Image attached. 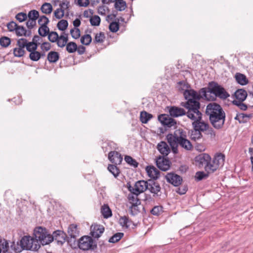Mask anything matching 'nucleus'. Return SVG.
I'll list each match as a JSON object with an SVG mask.
<instances>
[{"label": "nucleus", "mask_w": 253, "mask_h": 253, "mask_svg": "<svg viewBox=\"0 0 253 253\" xmlns=\"http://www.w3.org/2000/svg\"><path fill=\"white\" fill-rule=\"evenodd\" d=\"M166 139L174 154L178 153V145L186 150H191L192 148V145L188 139L186 131L182 129H176L173 133L168 134L166 136Z\"/></svg>", "instance_id": "obj_1"}, {"label": "nucleus", "mask_w": 253, "mask_h": 253, "mask_svg": "<svg viewBox=\"0 0 253 253\" xmlns=\"http://www.w3.org/2000/svg\"><path fill=\"white\" fill-rule=\"evenodd\" d=\"M206 113L209 116V119L212 126L219 129L224 125L225 114L221 107L215 103H211L208 105Z\"/></svg>", "instance_id": "obj_2"}, {"label": "nucleus", "mask_w": 253, "mask_h": 253, "mask_svg": "<svg viewBox=\"0 0 253 253\" xmlns=\"http://www.w3.org/2000/svg\"><path fill=\"white\" fill-rule=\"evenodd\" d=\"M199 110H190L186 113L187 116L193 121L192 123L193 127L195 132L198 135L197 137H194L193 134L191 135L192 139L195 140L201 138L202 135L200 131H206L209 128L208 123L202 120V114Z\"/></svg>", "instance_id": "obj_3"}, {"label": "nucleus", "mask_w": 253, "mask_h": 253, "mask_svg": "<svg viewBox=\"0 0 253 253\" xmlns=\"http://www.w3.org/2000/svg\"><path fill=\"white\" fill-rule=\"evenodd\" d=\"M183 95L185 99L187 100L184 106L188 109V111L199 109L200 103L198 100L201 96H203V93L200 95L194 90L188 89L183 92Z\"/></svg>", "instance_id": "obj_4"}, {"label": "nucleus", "mask_w": 253, "mask_h": 253, "mask_svg": "<svg viewBox=\"0 0 253 253\" xmlns=\"http://www.w3.org/2000/svg\"><path fill=\"white\" fill-rule=\"evenodd\" d=\"M201 93H203V96L207 99L208 95L211 93L222 99H226L230 96L224 88L214 83L210 84L207 91L205 88L202 89Z\"/></svg>", "instance_id": "obj_5"}, {"label": "nucleus", "mask_w": 253, "mask_h": 253, "mask_svg": "<svg viewBox=\"0 0 253 253\" xmlns=\"http://www.w3.org/2000/svg\"><path fill=\"white\" fill-rule=\"evenodd\" d=\"M34 234L35 239L42 245H47L52 241L51 236L48 234L46 230L42 227H37L34 229Z\"/></svg>", "instance_id": "obj_6"}, {"label": "nucleus", "mask_w": 253, "mask_h": 253, "mask_svg": "<svg viewBox=\"0 0 253 253\" xmlns=\"http://www.w3.org/2000/svg\"><path fill=\"white\" fill-rule=\"evenodd\" d=\"M20 243L22 245L24 250L32 251H38L41 246L37 240L30 236H25L22 238Z\"/></svg>", "instance_id": "obj_7"}, {"label": "nucleus", "mask_w": 253, "mask_h": 253, "mask_svg": "<svg viewBox=\"0 0 253 253\" xmlns=\"http://www.w3.org/2000/svg\"><path fill=\"white\" fill-rule=\"evenodd\" d=\"M79 248L84 251L93 250L96 247V242L90 236H84L78 241Z\"/></svg>", "instance_id": "obj_8"}, {"label": "nucleus", "mask_w": 253, "mask_h": 253, "mask_svg": "<svg viewBox=\"0 0 253 253\" xmlns=\"http://www.w3.org/2000/svg\"><path fill=\"white\" fill-rule=\"evenodd\" d=\"M148 186V181L140 180L137 181L133 187L130 186L128 189L130 192L139 195L145 191Z\"/></svg>", "instance_id": "obj_9"}, {"label": "nucleus", "mask_w": 253, "mask_h": 253, "mask_svg": "<svg viewBox=\"0 0 253 253\" xmlns=\"http://www.w3.org/2000/svg\"><path fill=\"white\" fill-rule=\"evenodd\" d=\"M166 179L168 182L171 183L174 186L179 185L182 180L180 176L173 173H168L166 175Z\"/></svg>", "instance_id": "obj_10"}, {"label": "nucleus", "mask_w": 253, "mask_h": 253, "mask_svg": "<svg viewBox=\"0 0 253 253\" xmlns=\"http://www.w3.org/2000/svg\"><path fill=\"white\" fill-rule=\"evenodd\" d=\"M52 241L55 240L58 245H62L66 241V234L60 230L54 231L51 236Z\"/></svg>", "instance_id": "obj_11"}, {"label": "nucleus", "mask_w": 253, "mask_h": 253, "mask_svg": "<svg viewBox=\"0 0 253 253\" xmlns=\"http://www.w3.org/2000/svg\"><path fill=\"white\" fill-rule=\"evenodd\" d=\"M108 159L115 165H120L123 161V157L118 152L113 151L109 152Z\"/></svg>", "instance_id": "obj_12"}, {"label": "nucleus", "mask_w": 253, "mask_h": 253, "mask_svg": "<svg viewBox=\"0 0 253 253\" xmlns=\"http://www.w3.org/2000/svg\"><path fill=\"white\" fill-rule=\"evenodd\" d=\"M104 231V228L102 225L94 224L90 227V234L94 238H98Z\"/></svg>", "instance_id": "obj_13"}, {"label": "nucleus", "mask_w": 253, "mask_h": 253, "mask_svg": "<svg viewBox=\"0 0 253 253\" xmlns=\"http://www.w3.org/2000/svg\"><path fill=\"white\" fill-rule=\"evenodd\" d=\"M195 162L198 164L199 167L206 166L208 162L211 160L210 156L206 153H202L195 157Z\"/></svg>", "instance_id": "obj_14"}, {"label": "nucleus", "mask_w": 253, "mask_h": 253, "mask_svg": "<svg viewBox=\"0 0 253 253\" xmlns=\"http://www.w3.org/2000/svg\"><path fill=\"white\" fill-rule=\"evenodd\" d=\"M147 175L152 179H157L160 176L159 170L153 166H148L145 168Z\"/></svg>", "instance_id": "obj_15"}, {"label": "nucleus", "mask_w": 253, "mask_h": 253, "mask_svg": "<svg viewBox=\"0 0 253 253\" xmlns=\"http://www.w3.org/2000/svg\"><path fill=\"white\" fill-rule=\"evenodd\" d=\"M157 167L163 171L168 170L170 168L169 161L164 157H159L156 161Z\"/></svg>", "instance_id": "obj_16"}, {"label": "nucleus", "mask_w": 253, "mask_h": 253, "mask_svg": "<svg viewBox=\"0 0 253 253\" xmlns=\"http://www.w3.org/2000/svg\"><path fill=\"white\" fill-rule=\"evenodd\" d=\"M158 151L164 156H168L170 152V148L165 141H162L157 146Z\"/></svg>", "instance_id": "obj_17"}, {"label": "nucleus", "mask_w": 253, "mask_h": 253, "mask_svg": "<svg viewBox=\"0 0 253 253\" xmlns=\"http://www.w3.org/2000/svg\"><path fill=\"white\" fill-rule=\"evenodd\" d=\"M147 190L154 194H157L161 190L159 184L151 180H148V186Z\"/></svg>", "instance_id": "obj_18"}, {"label": "nucleus", "mask_w": 253, "mask_h": 253, "mask_svg": "<svg viewBox=\"0 0 253 253\" xmlns=\"http://www.w3.org/2000/svg\"><path fill=\"white\" fill-rule=\"evenodd\" d=\"M169 113L173 117H178L185 114V111L183 109L174 106L169 109Z\"/></svg>", "instance_id": "obj_19"}, {"label": "nucleus", "mask_w": 253, "mask_h": 253, "mask_svg": "<svg viewBox=\"0 0 253 253\" xmlns=\"http://www.w3.org/2000/svg\"><path fill=\"white\" fill-rule=\"evenodd\" d=\"M234 97L236 99L233 101H244L247 97V93L243 89H238L235 92Z\"/></svg>", "instance_id": "obj_20"}, {"label": "nucleus", "mask_w": 253, "mask_h": 253, "mask_svg": "<svg viewBox=\"0 0 253 253\" xmlns=\"http://www.w3.org/2000/svg\"><path fill=\"white\" fill-rule=\"evenodd\" d=\"M159 121L164 126H171L173 124V120L171 119L168 115L166 114H162L158 117Z\"/></svg>", "instance_id": "obj_21"}, {"label": "nucleus", "mask_w": 253, "mask_h": 253, "mask_svg": "<svg viewBox=\"0 0 253 253\" xmlns=\"http://www.w3.org/2000/svg\"><path fill=\"white\" fill-rule=\"evenodd\" d=\"M213 163H214L216 166V169L220 167L223 166L225 161V156L224 155L220 153L216 155L213 159Z\"/></svg>", "instance_id": "obj_22"}, {"label": "nucleus", "mask_w": 253, "mask_h": 253, "mask_svg": "<svg viewBox=\"0 0 253 253\" xmlns=\"http://www.w3.org/2000/svg\"><path fill=\"white\" fill-rule=\"evenodd\" d=\"M68 233L71 238H76L79 235V231L77 228V225L75 224H71L68 229Z\"/></svg>", "instance_id": "obj_23"}, {"label": "nucleus", "mask_w": 253, "mask_h": 253, "mask_svg": "<svg viewBox=\"0 0 253 253\" xmlns=\"http://www.w3.org/2000/svg\"><path fill=\"white\" fill-rule=\"evenodd\" d=\"M68 35L65 33H62L57 40V45L61 47H63L67 44L68 42Z\"/></svg>", "instance_id": "obj_24"}, {"label": "nucleus", "mask_w": 253, "mask_h": 253, "mask_svg": "<svg viewBox=\"0 0 253 253\" xmlns=\"http://www.w3.org/2000/svg\"><path fill=\"white\" fill-rule=\"evenodd\" d=\"M252 116L251 114L240 113L237 115L235 119L238 120L240 123H244L247 122L252 117Z\"/></svg>", "instance_id": "obj_25"}, {"label": "nucleus", "mask_w": 253, "mask_h": 253, "mask_svg": "<svg viewBox=\"0 0 253 253\" xmlns=\"http://www.w3.org/2000/svg\"><path fill=\"white\" fill-rule=\"evenodd\" d=\"M138 195H136V194H134L133 192H130V193H129L128 195L127 199H128L129 203L130 205L140 204V202L139 200L138 197H137Z\"/></svg>", "instance_id": "obj_26"}, {"label": "nucleus", "mask_w": 253, "mask_h": 253, "mask_svg": "<svg viewBox=\"0 0 253 253\" xmlns=\"http://www.w3.org/2000/svg\"><path fill=\"white\" fill-rule=\"evenodd\" d=\"M153 117L152 115L148 113L146 111H142L140 113V120L143 124H146Z\"/></svg>", "instance_id": "obj_27"}, {"label": "nucleus", "mask_w": 253, "mask_h": 253, "mask_svg": "<svg viewBox=\"0 0 253 253\" xmlns=\"http://www.w3.org/2000/svg\"><path fill=\"white\" fill-rule=\"evenodd\" d=\"M235 78L237 82L242 85L247 84L248 82L246 77L241 73H237L235 75Z\"/></svg>", "instance_id": "obj_28"}, {"label": "nucleus", "mask_w": 253, "mask_h": 253, "mask_svg": "<svg viewBox=\"0 0 253 253\" xmlns=\"http://www.w3.org/2000/svg\"><path fill=\"white\" fill-rule=\"evenodd\" d=\"M205 169L208 173H213L217 170L214 163H213V160L211 161V159L205 167Z\"/></svg>", "instance_id": "obj_29"}, {"label": "nucleus", "mask_w": 253, "mask_h": 253, "mask_svg": "<svg viewBox=\"0 0 253 253\" xmlns=\"http://www.w3.org/2000/svg\"><path fill=\"white\" fill-rule=\"evenodd\" d=\"M41 9L43 13L49 14L52 11V6L50 3L45 2L42 5Z\"/></svg>", "instance_id": "obj_30"}, {"label": "nucleus", "mask_w": 253, "mask_h": 253, "mask_svg": "<svg viewBox=\"0 0 253 253\" xmlns=\"http://www.w3.org/2000/svg\"><path fill=\"white\" fill-rule=\"evenodd\" d=\"M117 165H109L108 166V170L114 176L117 177L120 173V169L116 166Z\"/></svg>", "instance_id": "obj_31"}, {"label": "nucleus", "mask_w": 253, "mask_h": 253, "mask_svg": "<svg viewBox=\"0 0 253 253\" xmlns=\"http://www.w3.org/2000/svg\"><path fill=\"white\" fill-rule=\"evenodd\" d=\"M10 248L11 250H12L16 253H20L24 250V248L22 247V245L21 244L20 242L19 243L18 242L16 243L13 242L11 243Z\"/></svg>", "instance_id": "obj_32"}, {"label": "nucleus", "mask_w": 253, "mask_h": 253, "mask_svg": "<svg viewBox=\"0 0 253 253\" xmlns=\"http://www.w3.org/2000/svg\"><path fill=\"white\" fill-rule=\"evenodd\" d=\"M59 59V55L57 52L51 51L47 55V59L50 62H56Z\"/></svg>", "instance_id": "obj_33"}, {"label": "nucleus", "mask_w": 253, "mask_h": 253, "mask_svg": "<svg viewBox=\"0 0 253 253\" xmlns=\"http://www.w3.org/2000/svg\"><path fill=\"white\" fill-rule=\"evenodd\" d=\"M0 248L1 252L5 253L8 252L9 249V244L7 240L3 239L0 240Z\"/></svg>", "instance_id": "obj_34"}, {"label": "nucleus", "mask_w": 253, "mask_h": 253, "mask_svg": "<svg viewBox=\"0 0 253 253\" xmlns=\"http://www.w3.org/2000/svg\"><path fill=\"white\" fill-rule=\"evenodd\" d=\"M115 6L118 10L122 11L125 9L126 3L123 0H116Z\"/></svg>", "instance_id": "obj_35"}, {"label": "nucleus", "mask_w": 253, "mask_h": 253, "mask_svg": "<svg viewBox=\"0 0 253 253\" xmlns=\"http://www.w3.org/2000/svg\"><path fill=\"white\" fill-rule=\"evenodd\" d=\"M130 222L129 219L126 216L121 217L119 219V223L120 225L126 228H127L130 226Z\"/></svg>", "instance_id": "obj_36"}, {"label": "nucleus", "mask_w": 253, "mask_h": 253, "mask_svg": "<svg viewBox=\"0 0 253 253\" xmlns=\"http://www.w3.org/2000/svg\"><path fill=\"white\" fill-rule=\"evenodd\" d=\"M92 41L91 37L90 35L86 34L82 36L81 38V42L83 44L88 45Z\"/></svg>", "instance_id": "obj_37"}, {"label": "nucleus", "mask_w": 253, "mask_h": 253, "mask_svg": "<svg viewBox=\"0 0 253 253\" xmlns=\"http://www.w3.org/2000/svg\"><path fill=\"white\" fill-rule=\"evenodd\" d=\"M41 57V54L40 52L37 51L36 50L32 51L30 52L29 54L30 59L34 61H38Z\"/></svg>", "instance_id": "obj_38"}, {"label": "nucleus", "mask_w": 253, "mask_h": 253, "mask_svg": "<svg viewBox=\"0 0 253 253\" xmlns=\"http://www.w3.org/2000/svg\"><path fill=\"white\" fill-rule=\"evenodd\" d=\"M101 212L105 218H108L112 215L111 211L107 206H104L102 207Z\"/></svg>", "instance_id": "obj_39"}, {"label": "nucleus", "mask_w": 253, "mask_h": 253, "mask_svg": "<svg viewBox=\"0 0 253 253\" xmlns=\"http://www.w3.org/2000/svg\"><path fill=\"white\" fill-rule=\"evenodd\" d=\"M66 50L70 53L75 52L77 50V44L74 42H70L66 45Z\"/></svg>", "instance_id": "obj_40"}, {"label": "nucleus", "mask_w": 253, "mask_h": 253, "mask_svg": "<svg viewBox=\"0 0 253 253\" xmlns=\"http://www.w3.org/2000/svg\"><path fill=\"white\" fill-rule=\"evenodd\" d=\"M123 236L124 234L123 233H117L109 239V242L110 243L117 242L123 237Z\"/></svg>", "instance_id": "obj_41"}, {"label": "nucleus", "mask_w": 253, "mask_h": 253, "mask_svg": "<svg viewBox=\"0 0 253 253\" xmlns=\"http://www.w3.org/2000/svg\"><path fill=\"white\" fill-rule=\"evenodd\" d=\"M38 32L39 34L41 36L45 37L47 35V34L49 33V29L46 25L41 26V27L39 29Z\"/></svg>", "instance_id": "obj_42"}, {"label": "nucleus", "mask_w": 253, "mask_h": 253, "mask_svg": "<svg viewBox=\"0 0 253 253\" xmlns=\"http://www.w3.org/2000/svg\"><path fill=\"white\" fill-rule=\"evenodd\" d=\"M125 160L130 166H133L135 168H136L138 166V163L130 156H126L125 157Z\"/></svg>", "instance_id": "obj_43"}, {"label": "nucleus", "mask_w": 253, "mask_h": 253, "mask_svg": "<svg viewBox=\"0 0 253 253\" xmlns=\"http://www.w3.org/2000/svg\"><path fill=\"white\" fill-rule=\"evenodd\" d=\"M13 54L16 57H22L25 54V50L22 48H20L17 46L13 49Z\"/></svg>", "instance_id": "obj_44"}, {"label": "nucleus", "mask_w": 253, "mask_h": 253, "mask_svg": "<svg viewBox=\"0 0 253 253\" xmlns=\"http://www.w3.org/2000/svg\"><path fill=\"white\" fill-rule=\"evenodd\" d=\"M26 49L29 52L36 50L38 47L37 43L35 42H27Z\"/></svg>", "instance_id": "obj_45"}, {"label": "nucleus", "mask_w": 253, "mask_h": 253, "mask_svg": "<svg viewBox=\"0 0 253 253\" xmlns=\"http://www.w3.org/2000/svg\"><path fill=\"white\" fill-rule=\"evenodd\" d=\"M177 87L179 90L183 91L184 92L188 89L189 86L186 82L181 81L178 83Z\"/></svg>", "instance_id": "obj_46"}, {"label": "nucleus", "mask_w": 253, "mask_h": 253, "mask_svg": "<svg viewBox=\"0 0 253 253\" xmlns=\"http://www.w3.org/2000/svg\"><path fill=\"white\" fill-rule=\"evenodd\" d=\"M68 23L65 20H60L57 24L58 28L61 31H64L68 27Z\"/></svg>", "instance_id": "obj_47"}, {"label": "nucleus", "mask_w": 253, "mask_h": 253, "mask_svg": "<svg viewBox=\"0 0 253 253\" xmlns=\"http://www.w3.org/2000/svg\"><path fill=\"white\" fill-rule=\"evenodd\" d=\"M209 176V173H205L204 171H198L196 173L195 177L198 180H201L203 179L206 178Z\"/></svg>", "instance_id": "obj_48"}, {"label": "nucleus", "mask_w": 253, "mask_h": 253, "mask_svg": "<svg viewBox=\"0 0 253 253\" xmlns=\"http://www.w3.org/2000/svg\"><path fill=\"white\" fill-rule=\"evenodd\" d=\"M39 16V12L36 10H31L28 15L29 19L36 20Z\"/></svg>", "instance_id": "obj_49"}, {"label": "nucleus", "mask_w": 253, "mask_h": 253, "mask_svg": "<svg viewBox=\"0 0 253 253\" xmlns=\"http://www.w3.org/2000/svg\"><path fill=\"white\" fill-rule=\"evenodd\" d=\"M90 22L92 26H98L100 23V18L98 16L95 15L90 18Z\"/></svg>", "instance_id": "obj_50"}, {"label": "nucleus", "mask_w": 253, "mask_h": 253, "mask_svg": "<svg viewBox=\"0 0 253 253\" xmlns=\"http://www.w3.org/2000/svg\"><path fill=\"white\" fill-rule=\"evenodd\" d=\"M58 35L55 32H51L50 33L49 32L48 38L49 40L52 42H57V40L58 39Z\"/></svg>", "instance_id": "obj_51"}, {"label": "nucleus", "mask_w": 253, "mask_h": 253, "mask_svg": "<svg viewBox=\"0 0 253 253\" xmlns=\"http://www.w3.org/2000/svg\"><path fill=\"white\" fill-rule=\"evenodd\" d=\"M139 204H132L129 206V210L130 214L135 215L138 212V206Z\"/></svg>", "instance_id": "obj_52"}, {"label": "nucleus", "mask_w": 253, "mask_h": 253, "mask_svg": "<svg viewBox=\"0 0 253 253\" xmlns=\"http://www.w3.org/2000/svg\"><path fill=\"white\" fill-rule=\"evenodd\" d=\"M72 37L75 39H78L80 36V31L78 28H75L70 30Z\"/></svg>", "instance_id": "obj_53"}, {"label": "nucleus", "mask_w": 253, "mask_h": 253, "mask_svg": "<svg viewBox=\"0 0 253 253\" xmlns=\"http://www.w3.org/2000/svg\"><path fill=\"white\" fill-rule=\"evenodd\" d=\"M48 19L44 15L41 16L38 20V23L41 26H47V24L48 23Z\"/></svg>", "instance_id": "obj_54"}, {"label": "nucleus", "mask_w": 253, "mask_h": 253, "mask_svg": "<svg viewBox=\"0 0 253 253\" xmlns=\"http://www.w3.org/2000/svg\"><path fill=\"white\" fill-rule=\"evenodd\" d=\"M27 40L24 38H21L17 41V45L18 47L24 49L26 47Z\"/></svg>", "instance_id": "obj_55"}, {"label": "nucleus", "mask_w": 253, "mask_h": 253, "mask_svg": "<svg viewBox=\"0 0 253 253\" xmlns=\"http://www.w3.org/2000/svg\"><path fill=\"white\" fill-rule=\"evenodd\" d=\"M10 43V40L8 38L4 37L0 39V44L4 47H7Z\"/></svg>", "instance_id": "obj_56"}, {"label": "nucleus", "mask_w": 253, "mask_h": 253, "mask_svg": "<svg viewBox=\"0 0 253 253\" xmlns=\"http://www.w3.org/2000/svg\"><path fill=\"white\" fill-rule=\"evenodd\" d=\"M105 38L104 34L102 33L96 34L95 37L94 42L97 43L102 42Z\"/></svg>", "instance_id": "obj_57"}, {"label": "nucleus", "mask_w": 253, "mask_h": 253, "mask_svg": "<svg viewBox=\"0 0 253 253\" xmlns=\"http://www.w3.org/2000/svg\"><path fill=\"white\" fill-rule=\"evenodd\" d=\"M64 14V10L58 8L54 12V15L56 17V18L59 19L62 18Z\"/></svg>", "instance_id": "obj_58"}, {"label": "nucleus", "mask_w": 253, "mask_h": 253, "mask_svg": "<svg viewBox=\"0 0 253 253\" xmlns=\"http://www.w3.org/2000/svg\"><path fill=\"white\" fill-rule=\"evenodd\" d=\"M243 101H233L232 103L234 105L237 106L241 110H246L247 109V106L243 103Z\"/></svg>", "instance_id": "obj_59"}, {"label": "nucleus", "mask_w": 253, "mask_h": 253, "mask_svg": "<svg viewBox=\"0 0 253 253\" xmlns=\"http://www.w3.org/2000/svg\"><path fill=\"white\" fill-rule=\"evenodd\" d=\"M119 28V24L117 22H113L110 23L109 25V29L112 32H116Z\"/></svg>", "instance_id": "obj_60"}, {"label": "nucleus", "mask_w": 253, "mask_h": 253, "mask_svg": "<svg viewBox=\"0 0 253 253\" xmlns=\"http://www.w3.org/2000/svg\"><path fill=\"white\" fill-rule=\"evenodd\" d=\"M27 18V14L25 13L20 12L18 13L16 16V18L20 22L25 21Z\"/></svg>", "instance_id": "obj_61"}, {"label": "nucleus", "mask_w": 253, "mask_h": 253, "mask_svg": "<svg viewBox=\"0 0 253 253\" xmlns=\"http://www.w3.org/2000/svg\"><path fill=\"white\" fill-rule=\"evenodd\" d=\"M17 27L16 23L13 21H11L7 24V27L9 31H15Z\"/></svg>", "instance_id": "obj_62"}, {"label": "nucleus", "mask_w": 253, "mask_h": 253, "mask_svg": "<svg viewBox=\"0 0 253 253\" xmlns=\"http://www.w3.org/2000/svg\"><path fill=\"white\" fill-rule=\"evenodd\" d=\"M15 32L18 36H22L25 34L26 31L23 27L17 26Z\"/></svg>", "instance_id": "obj_63"}, {"label": "nucleus", "mask_w": 253, "mask_h": 253, "mask_svg": "<svg viewBox=\"0 0 253 253\" xmlns=\"http://www.w3.org/2000/svg\"><path fill=\"white\" fill-rule=\"evenodd\" d=\"M107 10V8L105 6H100L98 8V12L101 15H105Z\"/></svg>", "instance_id": "obj_64"}]
</instances>
